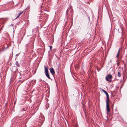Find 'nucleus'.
I'll use <instances>...</instances> for the list:
<instances>
[{
  "mask_svg": "<svg viewBox=\"0 0 127 127\" xmlns=\"http://www.w3.org/2000/svg\"><path fill=\"white\" fill-rule=\"evenodd\" d=\"M109 96L107 97V99L106 100V110L107 112H110V108L109 105Z\"/></svg>",
  "mask_w": 127,
  "mask_h": 127,
  "instance_id": "f257e3e1",
  "label": "nucleus"
},
{
  "mask_svg": "<svg viewBox=\"0 0 127 127\" xmlns=\"http://www.w3.org/2000/svg\"><path fill=\"white\" fill-rule=\"evenodd\" d=\"M45 73L46 77L49 79H51L49 74L48 68L47 66H44Z\"/></svg>",
  "mask_w": 127,
  "mask_h": 127,
  "instance_id": "f03ea898",
  "label": "nucleus"
},
{
  "mask_svg": "<svg viewBox=\"0 0 127 127\" xmlns=\"http://www.w3.org/2000/svg\"><path fill=\"white\" fill-rule=\"evenodd\" d=\"M112 78V76L110 74H109L107 75L105 79L107 81L110 82H111V79Z\"/></svg>",
  "mask_w": 127,
  "mask_h": 127,
  "instance_id": "7ed1b4c3",
  "label": "nucleus"
},
{
  "mask_svg": "<svg viewBox=\"0 0 127 127\" xmlns=\"http://www.w3.org/2000/svg\"><path fill=\"white\" fill-rule=\"evenodd\" d=\"M49 70L50 72L52 74V75H53L55 74V72L54 69L53 68L51 67L50 68Z\"/></svg>",
  "mask_w": 127,
  "mask_h": 127,
  "instance_id": "20e7f679",
  "label": "nucleus"
},
{
  "mask_svg": "<svg viewBox=\"0 0 127 127\" xmlns=\"http://www.w3.org/2000/svg\"><path fill=\"white\" fill-rule=\"evenodd\" d=\"M39 119L41 120L43 122L44 120L45 117L44 116L41 115L40 116Z\"/></svg>",
  "mask_w": 127,
  "mask_h": 127,
  "instance_id": "39448f33",
  "label": "nucleus"
},
{
  "mask_svg": "<svg viewBox=\"0 0 127 127\" xmlns=\"http://www.w3.org/2000/svg\"><path fill=\"white\" fill-rule=\"evenodd\" d=\"M102 90L103 92L106 94L107 96V97L109 96L108 94L106 91H105L103 89H102Z\"/></svg>",
  "mask_w": 127,
  "mask_h": 127,
  "instance_id": "423d86ee",
  "label": "nucleus"
},
{
  "mask_svg": "<svg viewBox=\"0 0 127 127\" xmlns=\"http://www.w3.org/2000/svg\"><path fill=\"white\" fill-rule=\"evenodd\" d=\"M122 75L121 72H119L118 73V76L119 77H120Z\"/></svg>",
  "mask_w": 127,
  "mask_h": 127,
  "instance_id": "0eeeda50",
  "label": "nucleus"
},
{
  "mask_svg": "<svg viewBox=\"0 0 127 127\" xmlns=\"http://www.w3.org/2000/svg\"><path fill=\"white\" fill-rule=\"evenodd\" d=\"M22 13L23 12H20L18 14V16L16 17V18H18Z\"/></svg>",
  "mask_w": 127,
  "mask_h": 127,
  "instance_id": "6e6552de",
  "label": "nucleus"
},
{
  "mask_svg": "<svg viewBox=\"0 0 127 127\" xmlns=\"http://www.w3.org/2000/svg\"><path fill=\"white\" fill-rule=\"evenodd\" d=\"M120 49H119L118 50V52L117 55L116 56V57H118L119 56V53L120 52Z\"/></svg>",
  "mask_w": 127,
  "mask_h": 127,
  "instance_id": "1a4fd4ad",
  "label": "nucleus"
},
{
  "mask_svg": "<svg viewBox=\"0 0 127 127\" xmlns=\"http://www.w3.org/2000/svg\"><path fill=\"white\" fill-rule=\"evenodd\" d=\"M18 67H19L20 66V65L18 63V62L17 61H16V64H15Z\"/></svg>",
  "mask_w": 127,
  "mask_h": 127,
  "instance_id": "9d476101",
  "label": "nucleus"
},
{
  "mask_svg": "<svg viewBox=\"0 0 127 127\" xmlns=\"http://www.w3.org/2000/svg\"><path fill=\"white\" fill-rule=\"evenodd\" d=\"M26 12V11L25 10H24L22 12H23V13L24 14L25 13V12Z\"/></svg>",
  "mask_w": 127,
  "mask_h": 127,
  "instance_id": "9b49d317",
  "label": "nucleus"
},
{
  "mask_svg": "<svg viewBox=\"0 0 127 127\" xmlns=\"http://www.w3.org/2000/svg\"><path fill=\"white\" fill-rule=\"evenodd\" d=\"M50 50H51V49H52V46H50Z\"/></svg>",
  "mask_w": 127,
  "mask_h": 127,
  "instance_id": "f8f14e48",
  "label": "nucleus"
},
{
  "mask_svg": "<svg viewBox=\"0 0 127 127\" xmlns=\"http://www.w3.org/2000/svg\"><path fill=\"white\" fill-rule=\"evenodd\" d=\"M33 81L34 82V83H35L36 82V80H34Z\"/></svg>",
  "mask_w": 127,
  "mask_h": 127,
  "instance_id": "ddd939ff",
  "label": "nucleus"
},
{
  "mask_svg": "<svg viewBox=\"0 0 127 127\" xmlns=\"http://www.w3.org/2000/svg\"><path fill=\"white\" fill-rule=\"evenodd\" d=\"M12 26V24H11V25H10V26Z\"/></svg>",
  "mask_w": 127,
  "mask_h": 127,
  "instance_id": "4468645a",
  "label": "nucleus"
},
{
  "mask_svg": "<svg viewBox=\"0 0 127 127\" xmlns=\"http://www.w3.org/2000/svg\"><path fill=\"white\" fill-rule=\"evenodd\" d=\"M3 26H2V27H1V28L3 27Z\"/></svg>",
  "mask_w": 127,
  "mask_h": 127,
  "instance_id": "2eb2a0df",
  "label": "nucleus"
},
{
  "mask_svg": "<svg viewBox=\"0 0 127 127\" xmlns=\"http://www.w3.org/2000/svg\"><path fill=\"white\" fill-rule=\"evenodd\" d=\"M26 46H27V47H28L27 46V45H26Z\"/></svg>",
  "mask_w": 127,
  "mask_h": 127,
  "instance_id": "dca6fc26",
  "label": "nucleus"
}]
</instances>
